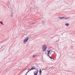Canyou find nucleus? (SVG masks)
I'll return each instance as SVG.
<instances>
[{"label":"nucleus","mask_w":75,"mask_h":75,"mask_svg":"<svg viewBox=\"0 0 75 75\" xmlns=\"http://www.w3.org/2000/svg\"><path fill=\"white\" fill-rule=\"evenodd\" d=\"M42 49L43 51H45L47 50V47L45 45H42Z\"/></svg>","instance_id":"1"},{"label":"nucleus","mask_w":75,"mask_h":75,"mask_svg":"<svg viewBox=\"0 0 75 75\" xmlns=\"http://www.w3.org/2000/svg\"><path fill=\"white\" fill-rule=\"evenodd\" d=\"M28 40V37L27 38L25 39L23 41L24 44H25V43H26Z\"/></svg>","instance_id":"2"},{"label":"nucleus","mask_w":75,"mask_h":75,"mask_svg":"<svg viewBox=\"0 0 75 75\" xmlns=\"http://www.w3.org/2000/svg\"><path fill=\"white\" fill-rule=\"evenodd\" d=\"M35 67L34 66H33L32 67V68L29 70V69H28V72H29V71H31V70H33V69H35Z\"/></svg>","instance_id":"3"},{"label":"nucleus","mask_w":75,"mask_h":75,"mask_svg":"<svg viewBox=\"0 0 75 75\" xmlns=\"http://www.w3.org/2000/svg\"><path fill=\"white\" fill-rule=\"evenodd\" d=\"M34 75H37V74H38V71H35L34 72Z\"/></svg>","instance_id":"4"},{"label":"nucleus","mask_w":75,"mask_h":75,"mask_svg":"<svg viewBox=\"0 0 75 75\" xmlns=\"http://www.w3.org/2000/svg\"><path fill=\"white\" fill-rule=\"evenodd\" d=\"M58 18L60 19H62V20H63V19L64 18V17H58Z\"/></svg>","instance_id":"5"},{"label":"nucleus","mask_w":75,"mask_h":75,"mask_svg":"<svg viewBox=\"0 0 75 75\" xmlns=\"http://www.w3.org/2000/svg\"><path fill=\"white\" fill-rule=\"evenodd\" d=\"M42 72V71L41 70V69H40V75H41Z\"/></svg>","instance_id":"6"},{"label":"nucleus","mask_w":75,"mask_h":75,"mask_svg":"<svg viewBox=\"0 0 75 75\" xmlns=\"http://www.w3.org/2000/svg\"><path fill=\"white\" fill-rule=\"evenodd\" d=\"M50 50H47V53L49 54H50Z\"/></svg>","instance_id":"7"},{"label":"nucleus","mask_w":75,"mask_h":75,"mask_svg":"<svg viewBox=\"0 0 75 75\" xmlns=\"http://www.w3.org/2000/svg\"><path fill=\"white\" fill-rule=\"evenodd\" d=\"M64 20H67V19H69V18H66V17H64Z\"/></svg>","instance_id":"8"},{"label":"nucleus","mask_w":75,"mask_h":75,"mask_svg":"<svg viewBox=\"0 0 75 75\" xmlns=\"http://www.w3.org/2000/svg\"><path fill=\"white\" fill-rule=\"evenodd\" d=\"M65 25H66V26H68V25H69V24L68 23H67L65 24Z\"/></svg>","instance_id":"9"},{"label":"nucleus","mask_w":75,"mask_h":75,"mask_svg":"<svg viewBox=\"0 0 75 75\" xmlns=\"http://www.w3.org/2000/svg\"><path fill=\"white\" fill-rule=\"evenodd\" d=\"M0 23L1 24H2V25H3V22H0Z\"/></svg>","instance_id":"10"},{"label":"nucleus","mask_w":75,"mask_h":75,"mask_svg":"<svg viewBox=\"0 0 75 75\" xmlns=\"http://www.w3.org/2000/svg\"><path fill=\"white\" fill-rule=\"evenodd\" d=\"M36 57V55H33V58H35V57Z\"/></svg>","instance_id":"11"},{"label":"nucleus","mask_w":75,"mask_h":75,"mask_svg":"<svg viewBox=\"0 0 75 75\" xmlns=\"http://www.w3.org/2000/svg\"><path fill=\"white\" fill-rule=\"evenodd\" d=\"M49 57H50V58H51V59H52V57H51L50 56Z\"/></svg>","instance_id":"12"},{"label":"nucleus","mask_w":75,"mask_h":75,"mask_svg":"<svg viewBox=\"0 0 75 75\" xmlns=\"http://www.w3.org/2000/svg\"><path fill=\"white\" fill-rule=\"evenodd\" d=\"M47 56H49L50 57V55H49V54H47Z\"/></svg>","instance_id":"13"},{"label":"nucleus","mask_w":75,"mask_h":75,"mask_svg":"<svg viewBox=\"0 0 75 75\" xmlns=\"http://www.w3.org/2000/svg\"><path fill=\"white\" fill-rule=\"evenodd\" d=\"M45 54H47V53H45Z\"/></svg>","instance_id":"14"}]
</instances>
